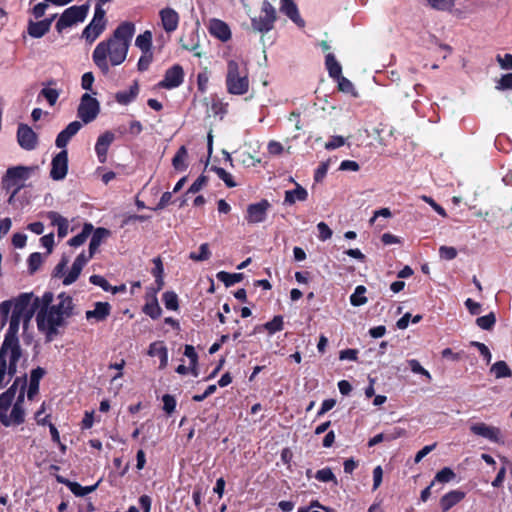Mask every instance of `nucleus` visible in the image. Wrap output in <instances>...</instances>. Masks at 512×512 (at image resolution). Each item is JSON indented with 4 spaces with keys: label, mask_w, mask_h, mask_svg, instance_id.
Segmentation results:
<instances>
[{
    "label": "nucleus",
    "mask_w": 512,
    "mask_h": 512,
    "mask_svg": "<svg viewBox=\"0 0 512 512\" xmlns=\"http://www.w3.org/2000/svg\"><path fill=\"white\" fill-rule=\"evenodd\" d=\"M408 364L413 373L420 374V375L424 376L428 381H431L432 377H431L430 372L428 370H426L424 367H422V365L420 364V362L418 360L411 359L408 361Z\"/></svg>",
    "instance_id": "56"
},
{
    "label": "nucleus",
    "mask_w": 512,
    "mask_h": 512,
    "mask_svg": "<svg viewBox=\"0 0 512 512\" xmlns=\"http://www.w3.org/2000/svg\"><path fill=\"white\" fill-rule=\"evenodd\" d=\"M280 10L299 27L305 26V22L301 18L297 5L293 0H281Z\"/></svg>",
    "instance_id": "24"
},
{
    "label": "nucleus",
    "mask_w": 512,
    "mask_h": 512,
    "mask_svg": "<svg viewBox=\"0 0 512 512\" xmlns=\"http://www.w3.org/2000/svg\"><path fill=\"white\" fill-rule=\"evenodd\" d=\"M163 29L167 33L174 32L179 25V14L172 8L166 7L159 12Z\"/></svg>",
    "instance_id": "21"
},
{
    "label": "nucleus",
    "mask_w": 512,
    "mask_h": 512,
    "mask_svg": "<svg viewBox=\"0 0 512 512\" xmlns=\"http://www.w3.org/2000/svg\"><path fill=\"white\" fill-rule=\"evenodd\" d=\"M314 477L320 482H333L335 485L338 484L336 476L329 467L318 470Z\"/></svg>",
    "instance_id": "50"
},
{
    "label": "nucleus",
    "mask_w": 512,
    "mask_h": 512,
    "mask_svg": "<svg viewBox=\"0 0 512 512\" xmlns=\"http://www.w3.org/2000/svg\"><path fill=\"white\" fill-rule=\"evenodd\" d=\"M82 269H83L82 266L75 264L73 262L70 271L68 272L67 275H65V277L62 281L63 285L68 286V285H71L72 283H74L78 279L79 275L81 274Z\"/></svg>",
    "instance_id": "52"
},
{
    "label": "nucleus",
    "mask_w": 512,
    "mask_h": 512,
    "mask_svg": "<svg viewBox=\"0 0 512 512\" xmlns=\"http://www.w3.org/2000/svg\"><path fill=\"white\" fill-rule=\"evenodd\" d=\"M455 477H456V474L451 468L444 467L443 469H441L440 471H438L436 473L433 481H434V483L435 482L448 483V482L452 481Z\"/></svg>",
    "instance_id": "51"
},
{
    "label": "nucleus",
    "mask_w": 512,
    "mask_h": 512,
    "mask_svg": "<svg viewBox=\"0 0 512 512\" xmlns=\"http://www.w3.org/2000/svg\"><path fill=\"white\" fill-rule=\"evenodd\" d=\"M22 356V349L9 348L8 356L9 364H7V375L12 379L17 372V362Z\"/></svg>",
    "instance_id": "35"
},
{
    "label": "nucleus",
    "mask_w": 512,
    "mask_h": 512,
    "mask_svg": "<svg viewBox=\"0 0 512 512\" xmlns=\"http://www.w3.org/2000/svg\"><path fill=\"white\" fill-rule=\"evenodd\" d=\"M308 198L307 190L299 184L295 189L285 191L284 204L293 205L296 201L304 202Z\"/></svg>",
    "instance_id": "32"
},
{
    "label": "nucleus",
    "mask_w": 512,
    "mask_h": 512,
    "mask_svg": "<svg viewBox=\"0 0 512 512\" xmlns=\"http://www.w3.org/2000/svg\"><path fill=\"white\" fill-rule=\"evenodd\" d=\"M54 295L47 291L41 297V309L38 312H44L47 319L57 320L66 324V319L74 314L73 298L65 292H61L57 296L58 303L52 304Z\"/></svg>",
    "instance_id": "3"
},
{
    "label": "nucleus",
    "mask_w": 512,
    "mask_h": 512,
    "mask_svg": "<svg viewBox=\"0 0 512 512\" xmlns=\"http://www.w3.org/2000/svg\"><path fill=\"white\" fill-rule=\"evenodd\" d=\"M89 281L93 285L101 287L105 292L112 290V285L101 275H91Z\"/></svg>",
    "instance_id": "61"
},
{
    "label": "nucleus",
    "mask_w": 512,
    "mask_h": 512,
    "mask_svg": "<svg viewBox=\"0 0 512 512\" xmlns=\"http://www.w3.org/2000/svg\"><path fill=\"white\" fill-rule=\"evenodd\" d=\"M135 31L133 22L124 21L116 27L109 38L96 45L92 60L103 75L110 72L111 66H119L126 60Z\"/></svg>",
    "instance_id": "1"
},
{
    "label": "nucleus",
    "mask_w": 512,
    "mask_h": 512,
    "mask_svg": "<svg viewBox=\"0 0 512 512\" xmlns=\"http://www.w3.org/2000/svg\"><path fill=\"white\" fill-rule=\"evenodd\" d=\"M318 238L321 241H326L332 237V230L325 222H319L317 224Z\"/></svg>",
    "instance_id": "63"
},
{
    "label": "nucleus",
    "mask_w": 512,
    "mask_h": 512,
    "mask_svg": "<svg viewBox=\"0 0 512 512\" xmlns=\"http://www.w3.org/2000/svg\"><path fill=\"white\" fill-rule=\"evenodd\" d=\"M152 38V32L146 30L136 37L135 46L138 47L142 53L152 52Z\"/></svg>",
    "instance_id": "36"
},
{
    "label": "nucleus",
    "mask_w": 512,
    "mask_h": 512,
    "mask_svg": "<svg viewBox=\"0 0 512 512\" xmlns=\"http://www.w3.org/2000/svg\"><path fill=\"white\" fill-rule=\"evenodd\" d=\"M497 90H509L512 89V73L502 75L496 85Z\"/></svg>",
    "instance_id": "64"
},
{
    "label": "nucleus",
    "mask_w": 512,
    "mask_h": 512,
    "mask_svg": "<svg viewBox=\"0 0 512 512\" xmlns=\"http://www.w3.org/2000/svg\"><path fill=\"white\" fill-rule=\"evenodd\" d=\"M188 156L187 148L182 145L174 155L172 159V165L175 170L177 171H184L187 168V165L185 164V161Z\"/></svg>",
    "instance_id": "40"
},
{
    "label": "nucleus",
    "mask_w": 512,
    "mask_h": 512,
    "mask_svg": "<svg viewBox=\"0 0 512 512\" xmlns=\"http://www.w3.org/2000/svg\"><path fill=\"white\" fill-rule=\"evenodd\" d=\"M491 372L494 374V376L499 378H507L512 376V371L507 365V363L503 360L495 362L491 366Z\"/></svg>",
    "instance_id": "42"
},
{
    "label": "nucleus",
    "mask_w": 512,
    "mask_h": 512,
    "mask_svg": "<svg viewBox=\"0 0 512 512\" xmlns=\"http://www.w3.org/2000/svg\"><path fill=\"white\" fill-rule=\"evenodd\" d=\"M148 354L156 356L160 360V368H165L168 363V350L162 341H156L150 344Z\"/></svg>",
    "instance_id": "30"
},
{
    "label": "nucleus",
    "mask_w": 512,
    "mask_h": 512,
    "mask_svg": "<svg viewBox=\"0 0 512 512\" xmlns=\"http://www.w3.org/2000/svg\"><path fill=\"white\" fill-rule=\"evenodd\" d=\"M147 301L142 308V311L152 319H158L161 316L162 309L158 303V299L155 295H151L149 292L146 293Z\"/></svg>",
    "instance_id": "29"
},
{
    "label": "nucleus",
    "mask_w": 512,
    "mask_h": 512,
    "mask_svg": "<svg viewBox=\"0 0 512 512\" xmlns=\"http://www.w3.org/2000/svg\"><path fill=\"white\" fill-rule=\"evenodd\" d=\"M114 140L115 135L111 131H106L97 138L95 152L101 164L106 162L108 149Z\"/></svg>",
    "instance_id": "18"
},
{
    "label": "nucleus",
    "mask_w": 512,
    "mask_h": 512,
    "mask_svg": "<svg viewBox=\"0 0 512 512\" xmlns=\"http://www.w3.org/2000/svg\"><path fill=\"white\" fill-rule=\"evenodd\" d=\"M68 172V151L61 150L56 154L51 162L50 177L53 180H62Z\"/></svg>",
    "instance_id": "16"
},
{
    "label": "nucleus",
    "mask_w": 512,
    "mask_h": 512,
    "mask_svg": "<svg viewBox=\"0 0 512 512\" xmlns=\"http://www.w3.org/2000/svg\"><path fill=\"white\" fill-rule=\"evenodd\" d=\"M59 91L56 90V89H52V88H43L41 91H40V96H43L47 101L48 103L50 104V106H53L55 105V103L57 102L58 100V97H59Z\"/></svg>",
    "instance_id": "59"
},
{
    "label": "nucleus",
    "mask_w": 512,
    "mask_h": 512,
    "mask_svg": "<svg viewBox=\"0 0 512 512\" xmlns=\"http://www.w3.org/2000/svg\"><path fill=\"white\" fill-rule=\"evenodd\" d=\"M217 279L222 282L226 287H230L243 280V273H229L226 271H220L216 275Z\"/></svg>",
    "instance_id": "39"
},
{
    "label": "nucleus",
    "mask_w": 512,
    "mask_h": 512,
    "mask_svg": "<svg viewBox=\"0 0 512 512\" xmlns=\"http://www.w3.org/2000/svg\"><path fill=\"white\" fill-rule=\"evenodd\" d=\"M17 141L22 149L31 151L37 147L38 136L30 126L21 123L17 128Z\"/></svg>",
    "instance_id": "14"
},
{
    "label": "nucleus",
    "mask_w": 512,
    "mask_h": 512,
    "mask_svg": "<svg viewBox=\"0 0 512 512\" xmlns=\"http://www.w3.org/2000/svg\"><path fill=\"white\" fill-rule=\"evenodd\" d=\"M496 323V316L494 312H490L487 315L478 317L476 319V324L483 330H492Z\"/></svg>",
    "instance_id": "45"
},
{
    "label": "nucleus",
    "mask_w": 512,
    "mask_h": 512,
    "mask_svg": "<svg viewBox=\"0 0 512 512\" xmlns=\"http://www.w3.org/2000/svg\"><path fill=\"white\" fill-rule=\"evenodd\" d=\"M271 208V204L267 199L260 202L252 203L247 206L245 220L249 224L262 223L267 218V212Z\"/></svg>",
    "instance_id": "12"
},
{
    "label": "nucleus",
    "mask_w": 512,
    "mask_h": 512,
    "mask_svg": "<svg viewBox=\"0 0 512 512\" xmlns=\"http://www.w3.org/2000/svg\"><path fill=\"white\" fill-rule=\"evenodd\" d=\"M470 345L478 349L479 353L481 354V356L483 357L487 364L491 362V352L484 343L478 341H471Z\"/></svg>",
    "instance_id": "62"
},
{
    "label": "nucleus",
    "mask_w": 512,
    "mask_h": 512,
    "mask_svg": "<svg viewBox=\"0 0 512 512\" xmlns=\"http://www.w3.org/2000/svg\"><path fill=\"white\" fill-rule=\"evenodd\" d=\"M162 300L166 309L176 311L179 308L178 296L173 291H166L163 293Z\"/></svg>",
    "instance_id": "48"
},
{
    "label": "nucleus",
    "mask_w": 512,
    "mask_h": 512,
    "mask_svg": "<svg viewBox=\"0 0 512 512\" xmlns=\"http://www.w3.org/2000/svg\"><path fill=\"white\" fill-rule=\"evenodd\" d=\"M111 305L108 302H96L93 310L85 313L86 319H95L96 322L105 321L111 313Z\"/></svg>",
    "instance_id": "23"
},
{
    "label": "nucleus",
    "mask_w": 512,
    "mask_h": 512,
    "mask_svg": "<svg viewBox=\"0 0 512 512\" xmlns=\"http://www.w3.org/2000/svg\"><path fill=\"white\" fill-rule=\"evenodd\" d=\"M100 112V104L98 100L88 93H84L81 97L80 104L77 109V116L85 123L92 122Z\"/></svg>",
    "instance_id": "10"
},
{
    "label": "nucleus",
    "mask_w": 512,
    "mask_h": 512,
    "mask_svg": "<svg viewBox=\"0 0 512 512\" xmlns=\"http://www.w3.org/2000/svg\"><path fill=\"white\" fill-rule=\"evenodd\" d=\"M335 79L338 82L339 91L356 95L354 85L349 79H347L343 75H340Z\"/></svg>",
    "instance_id": "55"
},
{
    "label": "nucleus",
    "mask_w": 512,
    "mask_h": 512,
    "mask_svg": "<svg viewBox=\"0 0 512 512\" xmlns=\"http://www.w3.org/2000/svg\"><path fill=\"white\" fill-rule=\"evenodd\" d=\"M93 231V225L91 223H85L82 231L77 234L76 236L72 237L68 244L72 247H78L84 244V242L87 240V238L91 235Z\"/></svg>",
    "instance_id": "38"
},
{
    "label": "nucleus",
    "mask_w": 512,
    "mask_h": 512,
    "mask_svg": "<svg viewBox=\"0 0 512 512\" xmlns=\"http://www.w3.org/2000/svg\"><path fill=\"white\" fill-rule=\"evenodd\" d=\"M21 320H23V318L18 317L16 315H11L9 321V328L4 336V340L0 347V351L2 353H8L9 348L21 349L19 339L17 336Z\"/></svg>",
    "instance_id": "11"
},
{
    "label": "nucleus",
    "mask_w": 512,
    "mask_h": 512,
    "mask_svg": "<svg viewBox=\"0 0 512 512\" xmlns=\"http://www.w3.org/2000/svg\"><path fill=\"white\" fill-rule=\"evenodd\" d=\"M184 81V70L181 65L175 64L166 70L163 80L158 86L165 89H173L179 87Z\"/></svg>",
    "instance_id": "15"
},
{
    "label": "nucleus",
    "mask_w": 512,
    "mask_h": 512,
    "mask_svg": "<svg viewBox=\"0 0 512 512\" xmlns=\"http://www.w3.org/2000/svg\"><path fill=\"white\" fill-rule=\"evenodd\" d=\"M208 183V177L201 174L188 188L186 194H195L199 192Z\"/></svg>",
    "instance_id": "60"
},
{
    "label": "nucleus",
    "mask_w": 512,
    "mask_h": 512,
    "mask_svg": "<svg viewBox=\"0 0 512 512\" xmlns=\"http://www.w3.org/2000/svg\"><path fill=\"white\" fill-rule=\"evenodd\" d=\"M46 217L50 220L52 226H57L58 237L64 238L68 233V220L56 211H48Z\"/></svg>",
    "instance_id": "27"
},
{
    "label": "nucleus",
    "mask_w": 512,
    "mask_h": 512,
    "mask_svg": "<svg viewBox=\"0 0 512 512\" xmlns=\"http://www.w3.org/2000/svg\"><path fill=\"white\" fill-rule=\"evenodd\" d=\"M366 293V287L358 285L355 288L354 293L350 296V303L352 306L359 307L367 303L368 299L364 295Z\"/></svg>",
    "instance_id": "43"
},
{
    "label": "nucleus",
    "mask_w": 512,
    "mask_h": 512,
    "mask_svg": "<svg viewBox=\"0 0 512 512\" xmlns=\"http://www.w3.org/2000/svg\"><path fill=\"white\" fill-rule=\"evenodd\" d=\"M56 14L50 18L43 19L41 21H29L28 23V34L33 38H41L47 32H49L53 20L56 18Z\"/></svg>",
    "instance_id": "22"
},
{
    "label": "nucleus",
    "mask_w": 512,
    "mask_h": 512,
    "mask_svg": "<svg viewBox=\"0 0 512 512\" xmlns=\"http://www.w3.org/2000/svg\"><path fill=\"white\" fill-rule=\"evenodd\" d=\"M82 128V124L79 121H73L69 123L65 129H63L56 137L55 145L57 148L66 150L65 147L69 141L74 137L79 130Z\"/></svg>",
    "instance_id": "19"
},
{
    "label": "nucleus",
    "mask_w": 512,
    "mask_h": 512,
    "mask_svg": "<svg viewBox=\"0 0 512 512\" xmlns=\"http://www.w3.org/2000/svg\"><path fill=\"white\" fill-rule=\"evenodd\" d=\"M470 431L474 435L488 439L493 443L502 442L500 429L495 426H489L484 422L473 423L470 426Z\"/></svg>",
    "instance_id": "17"
},
{
    "label": "nucleus",
    "mask_w": 512,
    "mask_h": 512,
    "mask_svg": "<svg viewBox=\"0 0 512 512\" xmlns=\"http://www.w3.org/2000/svg\"><path fill=\"white\" fill-rule=\"evenodd\" d=\"M27 388L20 387L15 402L12 403L11 413L6 412V420L0 419V423L5 427L18 426L25 422V410L23 408L25 393Z\"/></svg>",
    "instance_id": "8"
},
{
    "label": "nucleus",
    "mask_w": 512,
    "mask_h": 512,
    "mask_svg": "<svg viewBox=\"0 0 512 512\" xmlns=\"http://www.w3.org/2000/svg\"><path fill=\"white\" fill-rule=\"evenodd\" d=\"M20 387L27 388L26 374L16 377L13 384L6 391L0 394V419L4 418V420H6V412L11 408L16 397L17 390L19 391Z\"/></svg>",
    "instance_id": "9"
},
{
    "label": "nucleus",
    "mask_w": 512,
    "mask_h": 512,
    "mask_svg": "<svg viewBox=\"0 0 512 512\" xmlns=\"http://www.w3.org/2000/svg\"><path fill=\"white\" fill-rule=\"evenodd\" d=\"M429 5L439 11H451L455 0H427Z\"/></svg>",
    "instance_id": "53"
},
{
    "label": "nucleus",
    "mask_w": 512,
    "mask_h": 512,
    "mask_svg": "<svg viewBox=\"0 0 512 512\" xmlns=\"http://www.w3.org/2000/svg\"><path fill=\"white\" fill-rule=\"evenodd\" d=\"M163 410L167 415H171L176 409V399L173 395L165 394L162 396Z\"/></svg>",
    "instance_id": "57"
},
{
    "label": "nucleus",
    "mask_w": 512,
    "mask_h": 512,
    "mask_svg": "<svg viewBox=\"0 0 512 512\" xmlns=\"http://www.w3.org/2000/svg\"><path fill=\"white\" fill-rule=\"evenodd\" d=\"M225 84L229 94H246L250 86L247 68L235 60H229L227 62Z\"/></svg>",
    "instance_id": "5"
},
{
    "label": "nucleus",
    "mask_w": 512,
    "mask_h": 512,
    "mask_svg": "<svg viewBox=\"0 0 512 512\" xmlns=\"http://www.w3.org/2000/svg\"><path fill=\"white\" fill-rule=\"evenodd\" d=\"M42 264V255L39 252H34L28 257V270L30 274H34Z\"/></svg>",
    "instance_id": "54"
},
{
    "label": "nucleus",
    "mask_w": 512,
    "mask_h": 512,
    "mask_svg": "<svg viewBox=\"0 0 512 512\" xmlns=\"http://www.w3.org/2000/svg\"><path fill=\"white\" fill-rule=\"evenodd\" d=\"M465 492L460 490H451L440 499V507L442 512L449 511L465 498Z\"/></svg>",
    "instance_id": "25"
},
{
    "label": "nucleus",
    "mask_w": 512,
    "mask_h": 512,
    "mask_svg": "<svg viewBox=\"0 0 512 512\" xmlns=\"http://www.w3.org/2000/svg\"><path fill=\"white\" fill-rule=\"evenodd\" d=\"M23 318V326L26 328L36 311L41 309V297H34L33 293H21L13 300H5L0 303V319L4 326L8 321L9 313Z\"/></svg>",
    "instance_id": "2"
},
{
    "label": "nucleus",
    "mask_w": 512,
    "mask_h": 512,
    "mask_svg": "<svg viewBox=\"0 0 512 512\" xmlns=\"http://www.w3.org/2000/svg\"><path fill=\"white\" fill-rule=\"evenodd\" d=\"M209 33L215 38L226 42L231 39V30L227 23L220 19H211L208 26Z\"/></svg>",
    "instance_id": "20"
},
{
    "label": "nucleus",
    "mask_w": 512,
    "mask_h": 512,
    "mask_svg": "<svg viewBox=\"0 0 512 512\" xmlns=\"http://www.w3.org/2000/svg\"><path fill=\"white\" fill-rule=\"evenodd\" d=\"M152 61H153V52L142 53V55L140 56L138 63H137L138 71L144 72V71L148 70Z\"/></svg>",
    "instance_id": "58"
},
{
    "label": "nucleus",
    "mask_w": 512,
    "mask_h": 512,
    "mask_svg": "<svg viewBox=\"0 0 512 512\" xmlns=\"http://www.w3.org/2000/svg\"><path fill=\"white\" fill-rule=\"evenodd\" d=\"M284 328L283 316L276 315L273 317L271 321H268L264 324V329L270 334L273 335L276 332L282 331Z\"/></svg>",
    "instance_id": "44"
},
{
    "label": "nucleus",
    "mask_w": 512,
    "mask_h": 512,
    "mask_svg": "<svg viewBox=\"0 0 512 512\" xmlns=\"http://www.w3.org/2000/svg\"><path fill=\"white\" fill-rule=\"evenodd\" d=\"M37 326L39 331L45 334L46 342H51L59 334L58 328L64 326L57 320L47 319L44 317V312H38L36 316Z\"/></svg>",
    "instance_id": "13"
},
{
    "label": "nucleus",
    "mask_w": 512,
    "mask_h": 512,
    "mask_svg": "<svg viewBox=\"0 0 512 512\" xmlns=\"http://www.w3.org/2000/svg\"><path fill=\"white\" fill-rule=\"evenodd\" d=\"M325 65L331 78L335 79L342 75V67L332 53L325 56Z\"/></svg>",
    "instance_id": "37"
},
{
    "label": "nucleus",
    "mask_w": 512,
    "mask_h": 512,
    "mask_svg": "<svg viewBox=\"0 0 512 512\" xmlns=\"http://www.w3.org/2000/svg\"><path fill=\"white\" fill-rule=\"evenodd\" d=\"M405 434V430L401 428H396L394 433L392 435H385L383 433L376 434L374 437L369 439L368 441V447H373L379 443H381L384 440H394L397 439Z\"/></svg>",
    "instance_id": "41"
},
{
    "label": "nucleus",
    "mask_w": 512,
    "mask_h": 512,
    "mask_svg": "<svg viewBox=\"0 0 512 512\" xmlns=\"http://www.w3.org/2000/svg\"><path fill=\"white\" fill-rule=\"evenodd\" d=\"M92 237L89 243V257H93L105 238L110 235V230L104 227L93 228Z\"/></svg>",
    "instance_id": "28"
},
{
    "label": "nucleus",
    "mask_w": 512,
    "mask_h": 512,
    "mask_svg": "<svg viewBox=\"0 0 512 512\" xmlns=\"http://www.w3.org/2000/svg\"><path fill=\"white\" fill-rule=\"evenodd\" d=\"M38 170V166L17 165L9 167L1 179V187L7 193H10L9 201H11L23 188L26 187L25 182L33 173Z\"/></svg>",
    "instance_id": "4"
},
{
    "label": "nucleus",
    "mask_w": 512,
    "mask_h": 512,
    "mask_svg": "<svg viewBox=\"0 0 512 512\" xmlns=\"http://www.w3.org/2000/svg\"><path fill=\"white\" fill-rule=\"evenodd\" d=\"M139 94V84L134 81L133 84L126 91H119L115 95L116 101L121 105H128L136 99Z\"/></svg>",
    "instance_id": "33"
},
{
    "label": "nucleus",
    "mask_w": 512,
    "mask_h": 512,
    "mask_svg": "<svg viewBox=\"0 0 512 512\" xmlns=\"http://www.w3.org/2000/svg\"><path fill=\"white\" fill-rule=\"evenodd\" d=\"M45 370L41 367L33 369L30 373L29 386L27 391V397L29 400H33L39 392V384L42 377L45 375Z\"/></svg>",
    "instance_id": "26"
},
{
    "label": "nucleus",
    "mask_w": 512,
    "mask_h": 512,
    "mask_svg": "<svg viewBox=\"0 0 512 512\" xmlns=\"http://www.w3.org/2000/svg\"><path fill=\"white\" fill-rule=\"evenodd\" d=\"M89 5H74L67 8L56 22L55 28L61 33L65 28L70 27L78 22H83L88 14Z\"/></svg>",
    "instance_id": "7"
},
{
    "label": "nucleus",
    "mask_w": 512,
    "mask_h": 512,
    "mask_svg": "<svg viewBox=\"0 0 512 512\" xmlns=\"http://www.w3.org/2000/svg\"><path fill=\"white\" fill-rule=\"evenodd\" d=\"M211 170L217 174V176L225 183L228 188L237 186V183L234 181L232 175L228 173L224 168L213 166Z\"/></svg>",
    "instance_id": "49"
},
{
    "label": "nucleus",
    "mask_w": 512,
    "mask_h": 512,
    "mask_svg": "<svg viewBox=\"0 0 512 512\" xmlns=\"http://www.w3.org/2000/svg\"><path fill=\"white\" fill-rule=\"evenodd\" d=\"M7 356L8 353L0 351V388H4L11 380L7 375Z\"/></svg>",
    "instance_id": "47"
},
{
    "label": "nucleus",
    "mask_w": 512,
    "mask_h": 512,
    "mask_svg": "<svg viewBox=\"0 0 512 512\" xmlns=\"http://www.w3.org/2000/svg\"><path fill=\"white\" fill-rule=\"evenodd\" d=\"M261 13L264 15L251 19V25L254 31L265 34L274 28L277 14L275 8L268 0L263 1Z\"/></svg>",
    "instance_id": "6"
},
{
    "label": "nucleus",
    "mask_w": 512,
    "mask_h": 512,
    "mask_svg": "<svg viewBox=\"0 0 512 512\" xmlns=\"http://www.w3.org/2000/svg\"><path fill=\"white\" fill-rule=\"evenodd\" d=\"M58 481L64 483L69 488V490L77 497H83L93 492L98 486V483L91 486H82L78 482L64 480L60 477H58Z\"/></svg>",
    "instance_id": "34"
},
{
    "label": "nucleus",
    "mask_w": 512,
    "mask_h": 512,
    "mask_svg": "<svg viewBox=\"0 0 512 512\" xmlns=\"http://www.w3.org/2000/svg\"><path fill=\"white\" fill-rule=\"evenodd\" d=\"M210 257H211V252L209 250L208 243L201 244L199 247V252H190V254H189V259L196 261V262L208 260Z\"/></svg>",
    "instance_id": "46"
},
{
    "label": "nucleus",
    "mask_w": 512,
    "mask_h": 512,
    "mask_svg": "<svg viewBox=\"0 0 512 512\" xmlns=\"http://www.w3.org/2000/svg\"><path fill=\"white\" fill-rule=\"evenodd\" d=\"M104 30V24H100L91 20V22L84 28L82 32V38H84L88 44H92Z\"/></svg>",
    "instance_id": "31"
}]
</instances>
